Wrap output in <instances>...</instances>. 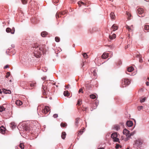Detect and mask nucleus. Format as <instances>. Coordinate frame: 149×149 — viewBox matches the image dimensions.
Here are the masks:
<instances>
[{
	"instance_id": "obj_39",
	"label": "nucleus",
	"mask_w": 149,
	"mask_h": 149,
	"mask_svg": "<svg viewBox=\"0 0 149 149\" xmlns=\"http://www.w3.org/2000/svg\"><path fill=\"white\" fill-rule=\"evenodd\" d=\"M143 108V107L142 106H138L137 107V109L138 110H140L142 109Z\"/></svg>"
},
{
	"instance_id": "obj_48",
	"label": "nucleus",
	"mask_w": 149,
	"mask_h": 149,
	"mask_svg": "<svg viewBox=\"0 0 149 149\" xmlns=\"http://www.w3.org/2000/svg\"><path fill=\"white\" fill-rule=\"evenodd\" d=\"M59 0H53V2L54 3H57L58 2Z\"/></svg>"
},
{
	"instance_id": "obj_52",
	"label": "nucleus",
	"mask_w": 149,
	"mask_h": 149,
	"mask_svg": "<svg viewBox=\"0 0 149 149\" xmlns=\"http://www.w3.org/2000/svg\"><path fill=\"white\" fill-rule=\"evenodd\" d=\"M139 61L140 62H142V59L140 58H139Z\"/></svg>"
},
{
	"instance_id": "obj_42",
	"label": "nucleus",
	"mask_w": 149,
	"mask_h": 149,
	"mask_svg": "<svg viewBox=\"0 0 149 149\" xmlns=\"http://www.w3.org/2000/svg\"><path fill=\"white\" fill-rule=\"evenodd\" d=\"M83 131H82L81 130H80V131H79L78 134V135H80L82 134L83 133Z\"/></svg>"
},
{
	"instance_id": "obj_26",
	"label": "nucleus",
	"mask_w": 149,
	"mask_h": 149,
	"mask_svg": "<svg viewBox=\"0 0 149 149\" xmlns=\"http://www.w3.org/2000/svg\"><path fill=\"white\" fill-rule=\"evenodd\" d=\"M5 108L3 106H0V112H2L3 111L5 110Z\"/></svg>"
},
{
	"instance_id": "obj_23",
	"label": "nucleus",
	"mask_w": 149,
	"mask_h": 149,
	"mask_svg": "<svg viewBox=\"0 0 149 149\" xmlns=\"http://www.w3.org/2000/svg\"><path fill=\"white\" fill-rule=\"evenodd\" d=\"M79 6V7H80L81 6V5H85V4L82 1H79L78 3Z\"/></svg>"
},
{
	"instance_id": "obj_60",
	"label": "nucleus",
	"mask_w": 149,
	"mask_h": 149,
	"mask_svg": "<svg viewBox=\"0 0 149 149\" xmlns=\"http://www.w3.org/2000/svg\"><path fill=\"white\" fill-rule=\"evenodd\" d=\"M1 93V90L0 89V93Z\"/></svg>"
},
{
	"instance_id": "obj_22",
	"label": "nucleus",
	"mask_w": 149,
	"mask_h": 149,
	"mask_svg": "<svg viewBox=\"0 0 149 149\" xmlns=\"http://www.w3.org/2000/svg\"><path fill=\"white\" fill-rule=\"evenodd\" d=\"M66 135V133L65 132H63L61 135V137L63 139H64Z\"/></svg>"
},
{
	"instance_id": "obj_29",
	"label": "nucleus",
	"mask_w": 149,
	"mask_h": 149,
	"mask_svg": "<svg viewBox=\"0 0 149 149\" xmlns=\"http://www.w3.org/2000/svg\"><path fill=\"white\" fill-rule=\"evenodd\" d=\"M83 57L85 58H88V56L86 53H84L83 54Z\"/></svg>"
},
{
	"instance_id": "obj_25",
	"label": "nucleus",
	"mask_w": 149,
	"mask_h": 149,
	"mask_svg": "<svg viewBox=\"0 0 149 149\" xmlns=\"http://www.w3.org/2000/svg\"><path fill=\"white\" fill-rule=\"evenodd\" d=\"M6 32L7 33H10L12 31V30L9 28H7L6 30Z\"/></svg>"
},
{
	"instance_id": "obj_55",
	"label": "nucleus",
	"mask_w": 149,
	"mask_h": 149,
	"mask_svg": "<svg viewBox=\"0 0 149 149\" xmlns=\"http://www.w3.org/2000/svg\"><path fill=\"white\" fill-rule=\"evenodd\" d=\"M96 73L95 70H93V72H92V73Z\"/></svg>"
},
{
	"instance_id": "obj_8",
	"label": "nucleus",
	"mask_w": 149,
	"mask_h": 149,
	"mask_svg": "<svg viewBox=\"0 0 149 149\" xmlns=\"http://www.w3.org/2000/svg\"><path fill=\"white\" fill-rule=\"evenodd\" d=\"M6 131V129L3 126H1L0 127V131L1 133L2 134H4L5 133Z\"/></svg>"
},
{
	"instance_id": "obj_59",
	"label": "nucleus",
	"mask_w": 149,
	"mask_h": 149,
	"mask_svg": "<svg viewBox=\"0 0 149 149\" xmlns=\"http://www.w3.org/2000/svg\"><path fill=\"white\" fill-rule=\"evenodd\" d=\"M119 147H120V148H121L122 147L121 146H120V145H119Z\"/></svg>"
},
{
	"instance_id": "obj_38",
	"label": "nucleus",
	"mask_w": 149,
	"mask_h": 149,
	"mask_svg": "<svg viewBox=\"0 0 149 149\" xmlns=\"http://www.w3.org/2000/svg\"><path fill=\"white\" fill-rule=\"evenodd\" d=\"M55 40L56 42H59V38L57 37H56L55 38Z\"/></svg>"
},
{
	"instance_id": "obj_2",
	"label": "nucleus",
	"mask_w": 149,
	"mask_h": 149,
	"mask_svg": "<svg viewBox=\"0 0 149 149\" xmlns=\"http://www.w3.org/2000/svg\"><path fill=\"white\" fill-rule=\"evenodd\" d=\"M111 137L113 139V141L118 142L119 143H120L119 139L117 138L118 135L117 132H115L112 134H111Z\"/></svg>"
},
{
	"instance_id": "obj_33",
	"label": "nucleus",
	"mask_w": 149,
	"mask_h": 149,
	"mask_svg": "<svg viewBox=\"0 0 149 149\" xmlns=\"http://www.w3.org/2000/svg\"><path fill=\"white\" fill-rule=\"evenodd\" d=\"M28 0H22V3L24 4H26L27 1Z\"/></svg>"
},
{
	"instance_id": "obj_63",
	"label": "nucleus",
	"mask_w": 149,
	"mask_h": 149,
	"mask_svg": "<svg viewBox=\"0 0 149 149\" xmlns=\"http://www.w3.org/2000/svg\"><path fill=\"white\" fill-rule=\"evenodd\" d=\"M128 45H127V47L126 48H128Z\"/></svg>"
},
{
	"instance_id": "obj_14",
	"label": "nucleus",
	"mask_w": 149,
	"mask_h": 149,
	"mask_svg": "<svg viewBox=\"0 0 149 149\" xmlns=\"http://www.w3.org/2000/svg\"><path fill=\"white\" fill-rule=\"evenodd\" d=\"M116 37V35L115 34H113L112 35L109 36V38L111 40H113Z\"/></svg>"
},
{
	"instance_id": "obj_64",
	"label": "nucleus",
	"mask_w": 149,
	"mask_h": 149,
	"mask_svg": "<svg viewBox=\"0 0 149 149\" xmlns=\"http://www.w3.org/2000/svg\"><path fill=\"white\" fill-rule=\"evenodd\" d=\"M61 14L63 15V14L62 13H61Z\"/></svg>"
},
{
	"instance_id": "obj_41",
	"label": "nucleus",
	"mask_w": 149,
	"mask_h": 149,
	"mask_svg": "<svg viewBox=\"0 0 149 149\" xmlns=\"http://www.w3.org/2000/svg\"><path fill=\"white\" fill-rule=\"evenodd\" d=\"M24 130H26V131H27V130H29V127H28L27 126H26L24 128Z\"/></svg>"
},
{
	"instance_id": "obj_10",
	"label": "nucleus",
	"mask_w": 149,
	"mask_h": 149,
	"mask_svg": "<svg viewBox=\"0 0 149 149\" xmlns=\"http://www.w3.org/2000/svg\"><path fill=\"white\" fill-rule=\"evenodd\" d=\"M109 56V54L107 53H104L102 56V58L105 59L107 58Z\"/></svg>"
},
{
	"instance_id": "obj_3",
	"label": "nucleus",
	"mask_w": 149,
	"mask_h": 149,
	"mask_svg": "<svg viewBox=\"0 0 149 149\" xmlns=\"http://www.w3.org/2000/svg\"><path fill=\"white\" fill-rule=\"evenodd\" d=\"M123 133L124 135H125L127 136V138L125 140V141H126L129 139L130 131L127 129H125L123 130Z\"/></svg>"
},
{
	"instance_id": "obj_21",
	"label": "nucleus",
	"mask_w": 149,
	"mask_h": 149,
	"mask_svg": "<svg viewBox=\"0 0 149 149\" xmlns=\"http://www.w3.org/2000/svg\"><path fill=\"white\" fill-rule=\"evenodd\" d=\"M63 94L65 96H69V93L67 91H64Z\"/></svg>"
},
{
	"instance_id": "obj_20",
	"label": "nucleus",
	"mask_w": 149,
	"mask_h": 149,
	"mask_svg": "<svg viewBox=\"0 0 149 149\" xmlns=\"http://www.w3.org/2000/svg\"><path fill=\"white\" fill-rule=\"evenodd\" d=\"M47 34V32L45 31H44L41 33V36L43 37H45Z\"/></svg>"
},
{
	"instance_id": "obj_17",
	"label": "nucleus",
	"mask_w": 149,
	"mask_h": 149,
	"mask_svg": "<svg viewBox=\"0 0 149 149\" xmlns=\"http://www.w3.org/2000/svg\"><path fill=\"white\" fill-rule=\"evenodd\" d=\"M114 128L116 130L118 131L120 129V126L118 125H116L114 126Z\"/></svg>"
},
{
	"instance_id": "obj_18",
	"label": "nucleus",
	"mask_w": 149,
	"mask_h": 149,
	"mask_svg": "<svg viewBox=\"0 0 149 149\" xmlns=\"http://www.w3.org/2000/svg\"><path fill=\"white\" fill-rule=\"evenodd\" d=\"M144 28L145 30L149 31V25L148 24L145 25L144 26Z\"/></svg>"
},
{
	"instance_id": "obj_36",
	"label": "nucleus",
	"mask_w": 149,
	"mask_h": 149,
	"mask_svg": "<svg viewBox=\"0 0 149 149\" xmlns=\"http://www.w3.org/2000/svg\"><path fill=\"white\" fill-rule=\"evenodd\" d=\"M61 126L62 127H65L66 126V124L65 123H62L61 124Z\"/></svg>"
},
{
	"instance_id": "obj_58",
	"label": "nucleus",
	"mask_w": 149,
	"mask_h": 149,
	"mask_svg": "<svg viewBox=\"0 0 149 149\" xmlns=\"http://www.w3.org/2000/svg\"><path fill=\"white\" fill-rule=\"evenodd\" d=\"M146 85L147 86H148V84H149V83L148 82H147L146 83Z\"/></svg>"
},
{
	"instance_id": "obj_44",
	"label": "nucleus",
	"mask_w": 149,
	"mask_h": 149,
	"mask_svg": "<svg viewBox=\"0 0 149 149\" xmlns=\"http://www.w3.org/2000/svg\"><path fill=\"white\" fill-rule=\"evenodd\" d=\"M35 83H32V82H31L30 83V86L31 87H32L33 86H34V84H35Z\"/></svg>"
},
{
	"instance_id": "obj_54",
	"label": "nucleus",
	"mask_w": 149,
	"mask_h": 149,
	"mask_svg": "<svg viewBox=\"0 0 149 149\" xmlns=\"http://www.w3.org/2000/svg\"><path fill=\"white\" fill-rule=\"evenodd\" d=\"M42 79L43 80H45L46 79V77H44L43 78H42Z\"/></svg>"
},
{
	"instance_id": "obj_51",
	"label": "nucleus",
	"mask_w": 149,
	"mask_h": 149,
	"mask_svg": "<svg viewBox=\"0 0 149 149\" xmlns=\"http://www.w3.org/2000/svg\"><path fill=\"white\" fill-rule=\"evenodd\" d=\"M9 67H8V65H6V66H5L4 67V69H6L7 68H8Z\"/></svg>"
},
{
	"instance_id": "obj_53",
	"label": "nucleus",
	"mask_w": 149,
	"mask_h": 149,
	"mask_svg": "<svg viewBox=\"0 0 149 149\" xmlns=\"http://www.w3.org/2000/svg\"><path fill=\"white\" fill-rule=\"evenodd\" d=\"M56 18H57V16H58V17H59L58 15V14L57 13L56 14Z\"/></svg>"
},
{
	"instance_id": "obj_11",
	"label": "nucleus",
	"mask_w": 149,
	"mask_h": 149,
	"mask_svg": "<svg viewBox=\"0 0 149 149\" xmlns=\"http://www.w3.org/2000/svg\"><path fill=\"white\" fill-rule=\"evenodd\" d=\"M133 122L131 121H128L126 123V124L127 126L131 127L133 125Z\"/></svg>"
},
{
	"instance_id": "obj_37",
	"label": "nucleus",
	"mask_w": 149,
	"mask_h": 149,
	"mask_svg": "<svg viewBox=\"0 0 149 149\" xmlns=\"http://www.w3.org/2000/svg\"><path fill=\"white\" fill-rule=\"evenodd\" d=\"M12 30V31L11 32V33L12 34H14V32H15V28L14 27H13L12 29H11Z\"/></svg>"
},
{
	"instance_id": "obj_28",
	"label": "nucleus",
	"mask_w": 149,
	"mask_h": 149,
	"mask_svg": "<svg viewBox=\"0 0 149 149\" xmlns=\"http://www.w3.org/2000/svg\"><path fill=\"white\" fill-rule=\"evenodd\" d=\"M82 104V102L81 100L80 99H79L77 102V104L78 105H80Z\"/></svg>"
},
{
	"instance_id": "obj_15",
	"label": "nucleus",
	"mask_w": 149,
	"mask_h": 149,
	"mask_svg": "<svg viewBox=\"0 0 149 149\" xmlns=\"http://www.w3.org/2000/svg\"><path fill=\"white\" fill-rule=\"evenodd\" d=\"M111 29H113V31H114L118 29V27L115 25L113 24L111 27Z\"/></svg>"
},
{
	"instance_id": "obj_7",
	"label": "nucleus",
	"mask_w": 149,
	"mask_h": 149,
	"mask_svg": "<svg viewBox=\"0 0 149 149\" xmlns=\"http://www.w3.org/2000/svg\"><path fill=\"white\" fill-rule=\"evenodd\" d=\"M137 13L139 14H142L144 13V10L142 8H139L137 9Z\"/></svg>"
},
{
	"instance_id": "obj_9",
	"label": "nucleus",
	"mask_w": 149,
	"mask_h": 149,
	"mask_svg": "<svg viewBox=\"0 0 149 149\" xmlns=\"http://www.w3.org/2000/svg\"><path fill=\"white\" fill-rule=\"evenodd\" d=\"M15 104L17 105L20 106L22 104V102L21 101L19 100H18L16 101Z\"/></svg>"
},
{
	"instance_id": "obj_31",
	"label": "nucleus",
	"mask_w": 149,
	"mask_h": 149,
	"mask_svg": "<svg viewBox=\"0 0 149 149\" xmlns=\"http://www.w3.org/2000/svg\"><path fill=\"white\" fill-rule=\"evenodd\" d=\"M126 14H127V15L128 16V19H130V17L131 16V15L128 12H127Z\"/></svg>"
},
{
	"instance_id": "obj_45",
	"label": "nucleus",
	"mask_w": 149,
	"mask_h": 149,
	"mask_svg": "<svg viewBox=\"0 0 149 149\" xmlns=\"http://www.w3.org/2000/svg\"><path fill=\"white\" fill-rule=\"evenodd\" d=\"M119 147V145L118 144L116 143V146L115 148L116 149H118Z\"/></svg>"
},
{
	"instance_id": "obj_12",
	"label": "nucleus",
	"mask_w": 149,
	"mask_h": 149,
	"mask_svg": "<svg viewBox=\"0 0 149 149\" xmlns=\"http://www.w3.org/2000/svg\"><path fill=\"white\" fill-rule=\"evenodd\" d=\"M110 17L111 19H115V16L113 12H111L110 14Z\"/></svg>"
},
{
	"instance_id": "obj_57",
	"label": "nucleus",
	"mask_w": 149,
	"mask_h": 149,
	"mask_svg": "<svg viewBox=\"0 0 149 149\" xmlns=\"http://www.w3.org/2000/svg\"><path fill=\"white\" fill-rule=\"evenodd\" d=\"M98 149H104L103 148H98Z\"/></svg>"
},
{
	"instance_id": "obj_46",
	"label": "nucleus",
	"mask_w": 149,
	"mask_h": 149,
	"mask_svg": "<svg viewBox=\"0 0 149 149\" xmlns=\"http://www.w3.org/2000/svg\"><path fill=\"white\" fill-rule=\"evenodd\" d=\"M80 92H81L82 93H83V89L81 88L79 90V93Z\"/></svg>"
},
{
	"instance_id": "obj_50",
	"label": "nucleus",
	"mask_w": 149,
	"mask_h": 149,
	"mask_svg": "<svg viewBox=\"0 0 149 149\" xmlns=\"http://www.w3.org/2000/svg\"><path fill=\"white\" fill-rule=\"evenodd\" d=\"M70 87V85L69 84H68L67 86H65V88H69Z\"/></svg>"
},
{
	"instance_id": "obj_62",
	"label": "nucleus",
	"mask_w": 149,
	"mask_h": 149,
	"mask_svg": "<svg viewBox=\"0 0 149 149\" xmlns=\"http://www.w3.org/2000/svg\"><path fill=\"white\" fill-rule=\"evenodd\" d=\"M38 107V109H39V107Z\"/></svg>"
},
{
	"instance_id": "obj_19",
	"label": "nucleus",
	"mask_w": 149,
	"mask_h": 149,
	"mask_svg": "<svg viewBox=\"0 0 149 149\" xmlns=\"http://www.w3.org/2000/svg\"><path fill=\"white\" fill-rule=\"evenodd\" d=\"M42 89H43V93L44 95H46V89H47V88L46 87H44V85H43V87L42 88Z\"/></svg>"
},
{
	"instance_id": "obj_30",
	"label": "nucleus",
	"mask_w": 149,
	"mask_h": 149,
	"mask_svg": "<svg viewBox=\"0 0 149 149\" xmlns=\"http://www.w3.org/2000/svg\"><path fill=\"white\" fill-rule=\"evenodd\" d=\"M20 147L22 149H23L24 148V146L23 143H21L19 145Z\"/></svg>"
},
{
	"instance_id": "obj_34",
	"label": "nucleus",
	"mask_w": 149,
	"mask_h": 149,
	"mask_svg": "<svg viewBox=\"0 0 149 149\" xmlns=\"http://www.w3.org/2000/svg\"><path fill=\"white\" fill-rule=\"evenodd\" d=\"M146 99V97H144L142 99H141L140 100V102H144Z\"/></svg>"
},
{
	"instance_id": "obj_47",
	"label": "nucleus",
	"mask_w": 149,
	"mask_h": 149,
	"mask_svg": "<svg viewBox=\"0 0 149 149\" xmlns=\"http://www.w3.org/2000/svg\"><path fill=\"white\" fill-rule=\"evenodd\" d=\"M58 115L57 114H55L53 115V117L54 118H56L58 117Z\"/></svg>"
},
{
	"instance_id": "obj_61",
	"label": "nucleus",
	"mask_w": 149,
	"mask_h": 149,
	"mask_svg": "<svg viewBox=\"0 0 149 149\" xmlns=\"http://www.w3.org/2000/svg\"><path fill=\"white\" fill-rule=\"evenodd\" d=\"M126 149H130V148H127Z\"/></svg>"
},
{
	"instance_id": "obj_16",
	"label": "nucleus",
	"mask_w": 149,
	"mask_h": 149,
	"mask_svg": "<svg viewBox=\"0 0 149 149\" xmlns=\"http://www.w3.org/2000/svg\"><path fill=\"white\" fill-rule=\"evenodd\" d=\"M134 70V68L132 66L130 67L127 68V71L130 72H132Z\"/></svg>"
},
{
	"instance_id": "obj_6",
	"label": "nucleus",
	"mask_w": 149,
	"mask_h": 149,
	"mask_svg": "<svg viewBox=\"0 0 149 149\" xmlns=\"http://www.w3.org/2000/svg\"><path fill=\"white\" fill-rule=\"evenodd\" d=\"M142 141L140 139H138L135 142V144L137 146H139L142 144Z\"/></svg>"
},
{
	"instance_id": "obj_40",
	"label": "nucleus",
	"mask_w": 149,
	"mask_h": 149,
	"mask_svg": "<svg viewBox=\"0 0 149 149\" xmlns=\"http://www.w3.org/2000/svg\"><path fill=\"white\" fill-rule=\"evenodd\" d=\"M97 107V104L96 103H94L93 104V109H96Z\"/></svg>"
},
{
	"instance_id": "obj_27",
	"label": "nucleus",
	"mask_w": 149,
	"mask_h": 149,
	"mask_svg": "<svg viewBox=\"0 0 149 149\" xmlns=\"http://www.w3.org/2000/svg\"><path fill=\"white\" fill-rule=\"evenodd\" d=\"M126 28L128 30L130 31H132V27H130L129 26H126Z\"/></svg>"
},
{
	"instance_id": "obj_24",
	"label": "nucleus",
	"mask_w": 149,
	"mask_h": 149,
	"mask_svg": "<svg viewBox=\"0 0 149 149\" xmlns=\"http://www.w3.org/2000/svg\"><path fill=\"white\" fill-rule=\"evenodd\" d=\"M90 97L92 99H95L96 98V96L94 94H91L90 95Z\"/></svg>"
},
{
	"instance_id": "obj_35",
	"label": "nucleus",
	"mask_w": 149,
	"mask_h": 149,
	"mask_svg": "<svg viewBox=\"0 0 149 149\" xmlns=\"http://www.w3.org/2000/svg\"><path fill=\"white\" fill-rule=\"evenodd\" d=\"M135 133V132H133L130 133L129 138H130Z\"/></svg>"
},
{
	"instance_id": "obj_4",
	"label": "nucleus",
	"mask_w": 149,
	"mask_h": 149,
	"mask_svg": "<svg viewBox=\"0 0 149 149\" xmlns=\"http://www.w3.org/2000/svg\"><path fill=\"white\" fill-rule=\"evenodd\" d=\"M122 84L125 85V86H123V87L127 85H129L130 83V81L127 79H124L122 80Z\"/></svg>"
},
{
	"instance_id": "obj_1",
	"label": "nucleus",
	"mask_w": 149,
	"mask_h": 149,
	"mask_svg": "<svg viewBox=\"0 0 149 149\" xmlns=\"http://www.w3.org/2000/svg\"><path fill=\"white\" fill-rule=\"evenodd\" d=\"M44 45L37 46L34 50V56L36 58L40 57L42 54H43L45 52Z\"/></svg>"
},
{
	"instance_id": "obj_32",
	"label": "nucleus",
	"mask_w": 149,
	"mask_h": 149,
	"mask_svg": "<svg viewBox=\"0 0 149 149\" xmlns=\"http://www.w3.org/2000/svg\"><path fill=\"white\" fill-rule=\"evenodd\" d=\"M4 92L6 94H10L11 93V91L10 90H6Z\"/></svg>"
},
{
	"instance_id": "obj_49",
	"label": "nucleus",
	"mask_w": 149,
	"mask_h": 149,
	"mask_svg": "<svg viewBox=\"0 0 149 149\" xmlns=\"http://www.w3.org/2000/svg\"><path fill=\"white\" fill-rule=\"evenodd\" d=\"M10 75V72H7V75H6V77L7 78H8V77H9V76Z\"/></svg>"
},
{
	"instance_id": "obj_13",
	"label": "nucleus",
	"mask_w": 149,
	"mask_h": 149,
	"mask_svg": "<svg viewBox=\"0 0 149 149\" xmlns=\"http://www.w3.org/2000/svg\"><path fill=\"white\" fill-rule=\"evenodd\" d=\"M10 126L13 129L16 127L17 125L15 123L12 122L10 124Z\"/></svg>"
},
{
	"instance_id": "obj_56",
	"label": "nucleus",
	"mask_w": 149,
	"mask_h": 149,
	"mask_svg": "<svg viewBox=\"0 0 149 149\" xmlns=\"http://www.w3.org/2000/svg\"><path fill=\"white\" fill-rule=\"evenodd\" d=\"M84 65V63H83L82 64H81L82 67H83Z\"/></svg>"
},
{
	"instance_id": "obj_5",
	"label": "nucleus",
	"mask_w": 149,
	"mask_h": 149,
	"mask_svg": "<svg viewBox=\"0 0 149 149\" xmlns=\"http://www.w3.org/2000/svg\"><path fill=\"white\" fill-rule=\"evenodd\" d=\"M50 108L48 106H45L44 109L42 110V112L44 113H46L50 110Z\"/></svg>"
},
{
	"instance_id": "obj_43",
	"label": "nucleus",
	"mask_w": 149,
	"mask_h": 149,
	"mask_svg": "<svg viewBox=\"0 0 149 149\" xmlns=\"http://www.w3.org/2000/svg\"><path fill=\"white\" fill-rule=\"evenodd\" d=\"M93 76H94V77H93V79H96V76L97 75V74L96 73H92Z\"/></svg>"
}]
</instances>
